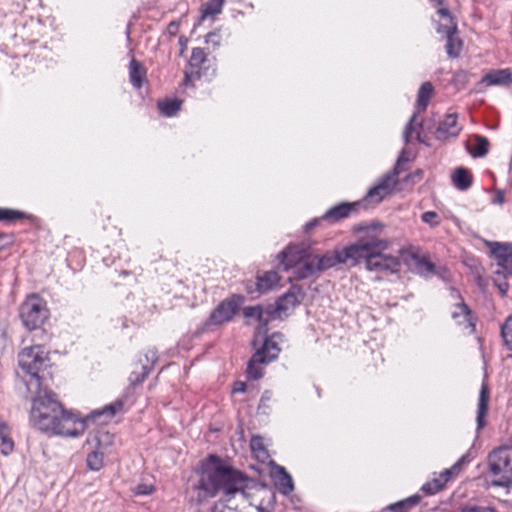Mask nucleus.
<instances>
[{
    "instance_id": "nucleus-22",
    "label": "nucleus",
    "mask_w": 512,
    "mask_h": 512,
    "mask_svg": "<svg viewBox=\"0 0 512 512\" xmlns=\"http://www.w3.org/2000/svg\"><path fill=\"white\" fill-rule=\"evenodd\" d=\"M467 148L473 157H484L489 151V141L482 135H474L469 140Z\"/></svg>"
},
{
    "instance_id": "nucleus-42",
    "label": "nucleus",
    "mask_w": 512,
    "mask_h": 512,
    "mask_svg": "<svg viewBox=\"0 0 512 512\" xmlns=\"http://www.w3.org/2000/svg\"><path fill=\"white\" fill-rule=\"evenodd\" d=\"M501 334L505 344L512 350V316L508 317L502 325Z\"/></svg>"
},
{
    "instance_id": "nucleus-10",
    "label": "nucleus",
    "mask_w": 512,
    "mask_h": 512,
    "mask_svg": "<svg viewBox=\"0 0 512 512\" xmlns=\"http://www.w3.org/2000/svg\"><path fill=\"white\" fill-rule=\"evenodd\" d=\"M308 258L310 255H307L303 245H290L279 254L280 265L285 271L293 270V277L296 279Z\"/></svg>"
},
{
    "instance_id": "nucleus-33",
    "label": "nucleus",
    "mask_w": 512,
    "mask_h": 512,
    "mask_svg": "<svg viewBox=\"0 0 512 512\" xmlns=\"http://www.w3.org/2000/svg\"><path fill=\"white\" fill-rule=\"evenodd\" d=\"M447 39L446 52L450 58H457L460 55L462 49V41L456 36V34H450L445 36Z\"/></svg>"
},
{
    "instance_id": "nucleus-26",
    "label": "nucleus",
    "mask_w": 512,
    "mask_h": 512,
    "mask_svg": "<svg viewBox=\"0 0 512 512\" xmlns=\"http://www.w3.org/2000/svg\"><path fill=\"white\" fill-rule=\"evenodd\" d=\"M472 181L469 170L464 167H458L452 174V183L458 190H468L472 185Z\"/></svg>"
},
{
    "instance_id": "nucleus-31",
    "label": "nucleus",
    "mask_w": 512,
    "mask_h": 512,
    "mask_svg": "<svg viewBox=\"0 0 512 512\" xmlns=\"http://www.w3.org/2000/svg\"><path fill=\"white\" fill-rule=\"evenodd\" d=\"M433 85L430 82H424L419 91H418V99H417V105L421 110H425L429 100L431 99L433 95Z\"/></svg>"
},
{
    "instance_id": "nucleus-23",
    "label": "nucleus",
    "mask_w": 512,
    "mask_h": 512,
    "mask_svg": "<svg viewBox=\"0 0 512 512\" xmlns=\"http://www.w3.org/2000/svg\"><path fill=\"white\" fill-rule=\"evenodd\" d=\"M452 472L453 469L445 470L439 475L438 478H435L432 481L425 483L422 486L421 490L428 495L437 493L438 491L444 488L445 484L449 481Z\"/></svg>"
},
{
    "instance_id": "nucleus-46",
    "label": "nucleus",
    "mask_w": 512,
    "mask_h": 512,
    "mask_svg": "<svg viewBox=\"0 0 512 512\" xmlns=\"http://www.w3.org/2000/svg\"><path fill=\"white\" fill-rule=\"evenodd\" d=\"M421 219L423 222L429 224L432 227H435L440 223L439 216L434 211L424 212L421 216Z\"/></svg>"
},
{
    "instance_id": "nucleus-34",
    "label": "nucleus",
    "mask_w": 512,
    "mask_h": 512,
    "mask_svg": "<svg viewBox=\"0 0 512 512\" xmlns=\"http://www.w3.org/2000/svg\"><path fill=\"white\" fill-rule=\"evenodd\" d=\"M104 454L103 450L95 448L94 451L87 455V466L90 470L99 471L104 466Z\"/></svg>"
},
{
    "instance_id": "nucleus-2",
    "label": "nucleus",
    "mask_w": 512,
    "mask_h": 512,
    "mask_svg": "<svg viewBox=\"0 0 512 512\" xmlns=\"http://www.w3.org/2000/svg\"><path fill=\"white\" fill-rule=\"evenodd\" d=\"M31 397L30 421L42 432L50 435H62L64 407L56 395L44 384H24Z\"/></svg>"
},
{
    "instance_id": "nucleus-20",
    "label": "nucleus",
    "mask_w": 512,
    "mask_h": 512,
    "mask_svg": "<svg viewBox=\"0 0 512 512\" xmlns=\"http://www.w3.org/2000/svg\"><path fill=\"white\" fill-rule=\"evenodd\" d=\"M86 430V420L66 410V436L77 437Z\"/></svg>"
},
{
    "instance_id": "nucleus-53",
    "label": "nucleus",
    "mask_w": 512,
    "mask_h": 512,
    "mask_svg": "<svg viewBox=\"0 0 512 512\" xmlns=\"http://www.w3.org/2000/svg\"><path fill=\"white\" fill-rule=\"evenodd\" d=\"M319 221H320V219L315 218V219L311 220L310 222H308L305 225L306 230L308 231V230L312 229L313 227H315Z\"/></svg>"
},
{
    "instance_id": "nucleus-50",
    "label": "nucleus",
    "mask_w": 512,
    "mask_h": 512,
    "mask_svg": "<svg viewBox=\"0 0 512 512\" xmlns=\"http://www.w3.org/2000/svg\"><path fill=\"white\" fill-rule=\"evenodd\" d=\"M505 202V195L504 192L501 190H498L495 194V197L493 199L494 204L502 205Z\"/></svg>"
},
{
    "instance_id": "nucleus-7",
    "label": "nucleus",
    "mask_w": 512,
    "mask_h": 512,
    "mask_svg": "<svg viewBox=\"0 0 512 512\" xmlns=\"http://www.w3.org/2000/svg\"><path fill=\"white\" fill-rule=\"evenodd\" d=\"M375 245H379V247L372 251L368 260L367 270L380 275L398 273L401 268L400 258L396 255L385 253L389 247V242L378 238Z\"/></svg>"
},
{
    "instance_id": "nucleus-57",
    "label": "nucleus",
    "mask_w": 512,
    "mask_h": 512,
    "mask_svg": "<svg viewBox=\"0 0 512 512\" xmlns=\"http://www.w3.org/2000/svg\"><path fill=\"white\" fill-rule=\"evenodd\" d=\"M265 398H266V399H269V396H266V394H264V395L262 396V400H263V399H265Z\"/></svg>"
},
{
    "instance_id": "nucleus-54",
    "label": "nucleus",
    "mask_w": 512,
    "mask_h": 512,
    "mask_svg": "<svg viewBox=\"0 0 512 512\" xmlns=\"http://www.w3.org/2000/svg\"><path fill=\"white\" fill-rule=\"evenodd\" d=\"M217 35L215 33H209L207 36H206V42L209 43V42H212L214 41V38H216Z\"/></svg>"
},
{
    "instance_id": "nucleus-38",
    "label": "nucleus",
    "mask_w": 512,
    "mask_h": 512,
    "mask_svg": "<svg viewBox=\"0 0 512 512\" xmlns=\"http://www.w3.org/2000/svg\"><path fill=\"white\" fill-rule=\"evenodd\" d=\"M245 318H253L261 325H266L267 318H264V311L261 306H249L243 310Z\"/></svg>"
},
{
    "instance_id": "nucleus-37",
    "label": "nucleus",
    "mask_w": 512,
    "mask_h": 512,
    "mask_svg": "<svg viewBox=\"0 0 512 512\" xmlns=\"http://www.w3.org/2000/svg\"><path fill=\"white\" fill-rule=\"evenodd\" d=\"M92 442L95 448L105 452V449L113 444L114 435L107 431H100L93 437Z\"/></svg>"
},
{
    "instance_id": "nucleus-6",
    "label": "nucleus",
    "mask_w": 512,
    "mask_h": 512,
    "mask_svg": "<svg viewBox=\"0 0 512 512\" xmlns=\"http://www.w3.org/2000/svg\"><path fill=\"white\" fill-rule=\"evenodd\" d=\"M490 472L498 477L492 486L508 487L512 483V447L504 446L489 455Z\"/></svg>"
},
{
    "instance_id": "nucleus-47",
    "label": "nucleus",
    "mask_w": 512,
    "mask_h": 512,
    "mask_svg": "<svg viewBox=\"0 0 512 512\" xmlns=\"http://www.w3.org/2000/svg\"><path fill=\"white\" fill-rule=\"evenodd\" d=\"M507 278H503V276H497L495 274V277L493 279L494 281V284L496 285V287L498 288V291L499 293L502 295V296H505L509 290V284L508 282L506 281Z\"/></svg>"
},
{
    "instance_id": "nucleus-52",
    "label": "nucleus",
    "mask_w": 512,
    "mask_h": 512,
    "mask_svg": "<svg viewBox=\"0 0 512 512\" xmlns=\"http://www.w3.org/2000/svg\"><path fill=\"white\" fill-rule=\"evenodd\" d=\"M147 359L154 363L157 360V354L156 351L150 350L148 354L146 355Z\"/></svg>"
},
{
    "instance_id": "nucleus-32",
    "label": "nucleus",
    "mask_w": 512,
    "mask_h": 512,
    "mask_svg": "<svg viewBox=\"0 0 512 512\" xmlns=\"http://www.w3.org/2000/svg\"><path fill=\"white\" fill-rule=\"evenodd\" d=\"M420 129H421V124L417 122V114L414 113L412 115L410 121L408 122V124L405 127V130L403 133L404 141L406 143H408L411 140L412 135L415 133L417 140L422 142L423 140L421 139V136H420Z\"/></svg>"
},
{
    "instance_id": "nucleus-29",
    "label": "nucleus",
    "mask_w": 512,
    "mask_h": 512,
    "mask_svg": "<svg viewBox=\"0 0 512 512\" xmlns=\"http://www.w3.org/2000/svg\"><path fill=\"white\" fill-rule=\"evenodd\" d=\"M130 82L135 88H140L145 77L144 67L135 59H132L129 66Z\"/></svg>"
},
{
    "instance_id": "nucleus-43",
    "label": "nucleus",
    "mask_w": 512,
    "mask_h": 512,
    "mask_svg": "<svg viewBox=\"0 0 512 512\" xmlns=\"http://www.w3.org/2000/svg\"><path fill=\"white\" fill-rule=\"evenodd\" d=\"M122 409L121 402H115L105 406L102 410L94 411L93 416H99L102 414H108L109 416H114L117 412Z\"/></svg>"
},
{
    "instance_id": "nucleus-44",
    "label": "nucleus",
    "mask_w": 512,
    "mask_h": 512,
    "mask_svg": "<svg viewBox=\"0 0 512 512\" xmlns=\"http://www.w3.org/2000/svg\"><path fill=\"white\" fill-rule=\"evenodd\" d=\"M154 490V486L149 483H140L132 489L133 493L138 496L150 495L154 492Z\"/></svg>"
},
{
    "instance_id": "nucleus-19",
    "label": "nucleus",
    "mask_w": 512,
    "mask_h": 512,
    "mask_svg": "<svg viewBox=\"0 0 512 512\" xmlns=\"http://www.w3.org/2000/svg\"><path fill=\"white\" fill-rule=\"evenodd\" d=\"M281 338L282 334H273L270 338L265 339L262 348L258 349L256 352H262V356L266 358L267 363L274 360L280 352V348L278 347V340H281Z\"/></svg>"
},
{
    "instance_id": "nucleus-17",
    "label": "nucleus",
    "mask_w": 512,
    "mask_h": 512,
    "mask_svg": "<svg viewBox=\"0 0 512 512\" xmlns=\"http://www.w3.org/2000/svg\"><path fill=\"white\" fill-rule=\"evenodd\" d=\"M437 15L439 16V23L436 28L437 33L444 36L457 33V22L447 8L440 7L437 10Z\"/></svg>"
},
{
    "instance_id": "nucleus-9",
    "label": "nucleus",
    "mask_w": 512,
    "mask_h": 512,
    "mask_svg": "<svg viewBox=\"0 0 512 512\" xmlns=\"http://www.w3.org/2000/svg\"><path fill=\"white\" fill-rule=\"evenodd\" d=\"M405 161L403 154L398 158L394 169L386 174L378 185L371 188L366 199L373 203L381 202L385 197L391 194L395 186L398 184V175L401 172V165Z\"/></svg>"
},
{
    "instance_id": "nucleus-4",
    "label": "nucleus",
    "mask_w": 512,
    "mask_h": 512,
    "mask_svg": "<svg viewBox=\"0 0 512 512\" xmlns=\"http://www.w3.org/2000/svg\"><path fill=\"white\" fill-rule=\"evenodd\" d=\"M377 228H382L380 223L373 224L371 227L360 228L359 231H366L369 234L370 229L375 230ZM378 237L367 235L360 239L355 244H352L348 247H345L341 250L342 255V264H346L349 266H356L360 262H365V267L368 266V260L372 254V251L377 249L379 245H375Z\"/></svg>"
},
{
    "instance_id": "nucleus-28",
    "label": "nucleus",
    "mask_w": 512,
    "mask_h": 512,
    "mask_svg": "<svg viewBox=\"0 0 512 512\" xmlns=\"http://www.w3.org/2000/svg\"><path fill=\"white\" fill-rule=\"evenodd\" d=\"M298 296L294 292H288L280 297L276 303V311L279 316L295 308L299 304Z\"/></svg>"
},
{
    "instance_id": "nucleus-49",
    "label": "nucleus",
    "mask_w": 512,
    "mask_h": 512,
    "mask_svg": "<svg viewBox=\"0 0 512 512\" xmlns=\"http://www.w3.org/2000/svg\"><path fill=\"white\" fill-rule=\"evenodd\" d=\"M461 512H498L491 506L468 505L461 508Z\"/></svg>"
},
{
    "instance_id": "nucleus-13",
    "label": "nucleus",
    "mask_w": 512,
    "mask_h": 512,
    "mask_svg": "<svg viewBox=\"0 0 512 512\" xmlns=\"http://www.w3.org/2000/svg\"><path fill=\"white\" fill-rule=\"evenodd\" d=\"M239 308V299L231 298L218 305L210 316V322L214 325H221L230 321Z\"/></svg>"
},
{
    "instance_id": "nucleus-51",
    "label": "nucleus",
    "mask_w": 512,
    "mask_h": 512,
    "mask_svg": "<svg viewBox=\"0 0 512 512\" xmlns=\"http://www.w3.org/2000/svg\"><path fill=\"white\" fill-rule=\"evenodd\" d=\"M246 389V384L244 382L238 381L234 384L233 392L242 393Z\"/></svg>"
},
{
    "instance_id": "nucleus-3",
    "label": "nucleus",
    "mask_w": 512,
    "mask_h": 512,
    "mask_svg": "<svg viewBox=\"0 0 512 512\" xmlns=\"http://www.w3.org/2000/svg\"><path fill=\"white\" fill-rule=\"evenodd\" d=\"M19 366L29 376L25 384H42L45 372L51 366L48 352L41 345L24 348L18 355Z\"/></svg>"
},
{
    "instance_id": "nucleus-18",
    "label": "nucleus",
    "mask_w": 512,
    "mask_h": 512,
    "mask_svg": "<svg viewBox=\"0 0 512 512\" xmlns=\"http://www.w3.org/2000/svg\"><path fill=\"white\" fill-rule=\"evenodd\" d=\"M360 204L354 203H342L330 208L321 219L328 220L330 222H336L340 219L348 217Z\"/></svg>"
},
{
    "instance_id": "nucleus-25",
    "label": "nucleus",
    "mask_w": 512,
    "mask_h": 512,
    "mask_svg": "<svg viewBox=\"0 0 512 512\" xmlns=\"http://www.w3.org/2000/svg\"><path fill=\"white\" fill-rule=\"evenodd\" d=\"M14 446L10 427L4 421H0V450L2 455H10L14 450Z\"/></svg>"
},
{
    "instance_id": "nucleus-40",
    "label": "nucleus",
    "mask_w": 512,
    "mask_h": 512,
    "mask_svg": "<svg viewBox=\"0 0 512 512\" xmlns=\"http://www.w3.org/2000/svg\"><path fill=\"white\" fill-rule=\"evenodd\" d=\"M224 0H210L202 11V19L208 16H215L221 12Z\"/></svg>"
},
{
    "instance_id": "nucleus-41",
    "label": "nucleus",
    "mask_w": 512,
    "mask_h": 512,
    "mask_svg": "<svg viewBox=\"0 0 512 512\" xmlns=\"http://www.w3.org/2000/svg\"><path fill=\"white\" fill-rule=\"evenodd\" d=\"M25 217V213L24 212H21V211H18V210H13V209H8V208H0V220L2 221H16V220H19V219H22Z\"/></svg>"
},
{
    "instance_id": "nucleus-35",
    "label": "nucleus",
    "mask_w": 512,
    "mask_h": 512,
    "mask_svg": "<svg viewBox=\"0 0 512 512\" xmlns=\"http://www.w3.org/2000/svg\"><path fill=\"white\" fill-rule=\"evenodd\" d=\"M250 446L252 452L258 460L265 462L269 458L268 451L265 448L263 439L260 436L252 437Z\"/></svg>"
},
{
    "instance_id": "nucleus-24",
    "label": "nucleus",
    "mask_w": 512,
    "mask_h": 512,
    "mask_svg": "<svg viewBox=\"0 0 512 512\" xmlns=\"http://www.w3.org/2000/svg\"><path fill=\"white\" fill-rule=\"evenodd\" d=\"M489 389L483 384L480 390L478 409H477V428L482 429L485 426L484 418L488 411Z\"/></svg>"
},
{
    "instance_id": "nucleus-11",
    "label": "nucleus",
    "mask_w": 512,
    "mask_h": 512,
    "mask_svg": "<svg viewBox=\"0 0 512 512\" xmlns=\"http://www.w3.org/2000/svg\"><path fill=\"white\" fill-rule=\"evenodd\" d=\"M491 252L498 267L495 274L497 276H503V278L512 276V246L492 243Z\"/></svg>"
},
{
    "instance_id": "nucleus-8",
    "label": "nucleus",
    "mask_w": 512,
    "mask_h": 512,
    "mask_svg": "<svg viewBox=\"0 0 512 512\" xmlns=\"http://www.w3.org/2000/svg\"><path fill=\"white\" fill-rule=\"evenodd\" d=\"M342 264L341 250L328 251L324 255H310V258L304 263L301 268L298 279H305L312 276L314 273L327 270Z\"/></svg>"
},
{
    "instance_id": "nucleus-30",
    "label": "nucleus",
    "mask_w": 512,
    "mask_h": 512,
    "mask_svg": "<svg viewBox=\"0 0 512 512\" xmlns=\"http://www.w3.org/2000/svg\"><path fill=\"white\" fill-rule=\"evenodd\" d=\"M421 498L418 495L410 496L404 500L390 504L387 509L392 512H407L420 502Z\"/></svg>"
},
{
    "instance_id": "nucleus-39",
    "label": "nucleus",
    "mask_w": 512,
    "mask_h": 512,
    "mask_svg": "<svg viewBox=\"0 0 512 512\" xmlns=\"http://www.w3.org/2000/svg\"><path fill=\"white\" fill-rule=\"evenodd\" d=\"M278 485L282 493L288 494L293 490V481L291 476L284 470L283 467H279Z\"/></svg>"
},
{
    "instance_id": "nucleus-15",
    "label": "nucleus",
    "mask_w": 512,
    "mask_h": 512,
    "mask_svg": "<svg viewBox=\"0 0 512 512\" xmlns=\"http://www.w3.org/2000/svg\"><path fill=\"white\" fill-rule=\"evenodd\" d=\"M451 317L459 326H463L465 329L469 328L471 331L474 330L475 324L472 312L463 301H460L453 306Z\"/></svg>"
},
{
    "instance_id": "nucleus-5",
    "label": "nucleus",
    "mask_w": 512,
    "mask_h": 512,
    "mask_svg": "<svg viewBox=\"0 0 512 512\" xmlns=\"http://www.w3.org/2000/svg\"><path fill=\"white\" fill-rule=\"evenodd\" d=\"M20 319L28 330H36L49 319L50 312L46 301L37 294L26 297L19 307Z\"/></svg>"
},
{
    "instance_id": "nucleus-45",
    "label": "nucleus",
    "mask_w": 512,
    "mask_h": 512,
    "mask_svg": "<svg viewBox=\"0 0 512 512\" xmlns=\"http://www.w3.org/2000/svg\"><path fill=\"white\" fill-rule=\"evenodd\" d=\"M205 60V53L201 48H194L192 50L190 63L192 66H199Z\"/></svg>"
},
{
    "instance_id": "nucleus-12",
    "label": "nucleus",
    "mask_w": 512,
    "mask_h": 512,
    "mask_svg": "<svg viewBox=\"0 0 512 512\" xmlns=\"http://www.w3.org/2000/svg\"><path fill=\"white\" fill-rule=\"evenodd\" d=\"M404 261L408 267L423 277H430L434 273V264L425 256L414 251L403 252Z\"/></svg>"
},
{
    "instance_id": "nucleus-36",
    "label": "nucleus",
    "mask_w": 512,
    "mask_h": 512,
    "mask_svg": "<svg viewBox=\"0 0 512 512\" xmlns=\"http://www.w3.org/2000/svg\"><path fill=\"white\" fill-rule=\"evenodd\" d=\"M182 101L173 99V100H164L159 102L158 108L160 112L167 117L174 116L181 108Z\"/></svg>"
},
{
    "instance_id": "nucleus-14",
    "label": "nucleus",
    "mask_w": 512,
    "mask_h": 512,
    "mask_svg": "<svg viewBox=\"0 0 512 512\" xmlns=\"http://www.w3.org/2000/svg\"><path fill=\"white\" fill-rule=\"evenodd\" d=\"M479 84L485 86H510L512 84V70L509 68L491 70L485 74Z\"/></svg>"
},
{
    "instance_id": "nucleus-27",
    "label": "nucleus",
    "mask_w": 512,
    "mask_h": 512,
    "mask_svg": "<svg viewBox=\"0 0 512 512\" xmlns=\"http://www.w3.org/2000/svg\"><path fill=\"white\" fill-rule=\"evenodd\" d=\"M266 358L262 356V352H255L250 359L247 367V375L250 379L257 380L262 377L260 364H265Z\"/></svg>"
},
{
    "instance_id": "nucleus-48",
    "label": "nucleus",
    "mask_w": 512,
    "mask_h": 512,
    "mask_svg": "<svg viewBox=\"0 0 512 512\" xmlns=\"http://www.w3.org/2000/svg\"><path fill=\"white\" fill-rule=\"evenodd\" d=\"M142 372L141 373H138L136 371H133L129 377V380L131 382V384L133 385H136V384H140L144 379L145 377L147 376L149 370L147 369L146 366H142Z\"/></svg>"
},
{
    "instance_id": "nucleus-1",
    "label": "nucleus",
    "mask_w": 512,
    "mask_h": 512,
    "mask_svg": "<svg viewBox=\"0 0 512 512\" xmlns=\"http://www.w3.org/2000/svg\"><path fill=\"white\" fill-rule=\"evenodd\" d=\"M250 484V479L242 473L214 463L207 465L194 489L198 491L200 502L221 493L213 512H224V508L238 511L252 504L249 499Z\"/></svg>"
},
{
    "instance_id": "nucleus-16",
    "label": "nucleus",
    "mask_w": 512,
    "mask_h": 512,
    "mask_svg": "<svg viewBox=\"0 0 512 512\" xmlns=\"http://www.w3.org/2000/svg\"><path fill=\"white\" fill-rule=\"evenodd\" d=\"M461 131V127L457 122L455 113L446 115L445 119L438 126L435 134L439 140H445L449 137H456Z\"/></svg>"
},
{
    "instance_id": "nucleus-21",
    "label": "nucleus",
    "mask_w": 512,
    "mask_h": 512,
    "mask_svg": "<svg viewBox=\"0 0 512 512\" xmlns=\"http://www.w3.org/2000/svg\"><path fill=\"white\" fill-rule=\"evenodd\" d=\"M280 281V276L275 271H267L257 277L256 290L266 293L274 289Z\"/></svg>"
},
{
    "instance_id": "nucleus-56",
    "label": "nucleus",
    "mask_w": 512,
    "mask_h": 512,
    "mask_svg": "<svg viewBox=\"0 0 512 512\" xmlns=\"http://www.w3.org/2000/svg\"><path fill=\"white\" fill-rule=\"evenodd\" d=\"M3 238H4V236H3V235H0V240H2ZM2 249H3V246H2V245H0V251H1Z\"/></svg>"
},
{
    "instance_id": "nucleus-55",
    "label": "nucleus",
    "mask_w": 512,
    "mask_h": 512,
    "mask_svg": "<svg viewBox=\"0 0 512 512\" xmlns=\"http://www.w3.org/2000/svg\"><path fill=\"white\" fill-rule=\"evenodd\" d=\"M436 5L442 7L444 0H432Z\"/></svg>"
}]
</instances>
